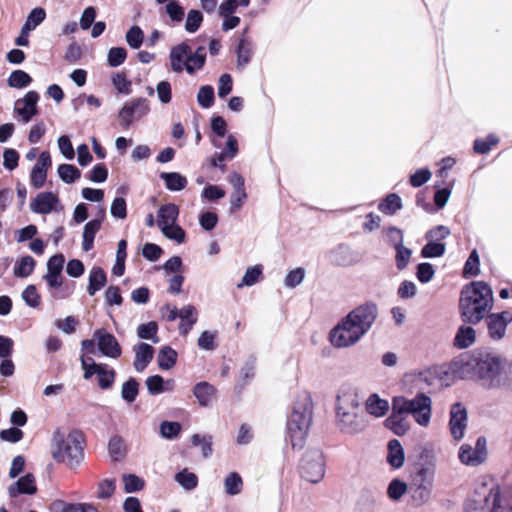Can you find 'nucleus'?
<instances>
[{"label": "nucleus", "instance_id": "54", "mask_svg": "<svg viewBox=\"0 0 512 512\" xmlns=\"http://www.w3.org/2000/svg\"><path fill=\"white\" fill-rule=\"evenodd\" d=\"M182 430V426L176 421H163L160 424V435L168 440L176 438Z\"/></svg>", "mask_w": 512, "mask_h": 512}, {"label": "nucleus", "instance_id": "30", "mask_svg": "<svg viewBox=\"0 0 512 512\" xmlns=\"http://www.w3.org/2000/svg\"><path fill=\"white\" fill-rule=\"evenodd\" d=\"M101 228V218H95L87 222L83 229L82 249L88 252L94 247V239Z\"/></svg>", "mask_w": 512, "mask_h": 512}, {"label": "nucleus", "instance_id": "20", "mask_svg": "<svg viewBox=\"0 0 512 512\" xmlns=\"http://www.w3.org/2000/svg\"><path fill=\"white\" fill-rule=\"evenodd\" d=\"M37 492L35 477L31 473H27L20 477L16 482L12 483L8 488V494L11 498H15L20 494L33 495Z\"/></svg>", "mask_w": 512, "mask_h": 512}, {"label": "nucleus", "instance_id": "2", "mask_svg": "<svg viewBox=\"0 0 512 512\" xmlns=\"http://www.w3.org/2000/svg\"><path fill=\"white\" fill-rule=\"evenodd\" d=\"M493 292L483 281L465 285L460 293L459 314L464 323L476 325L484 320L493 307Z\"/></svg>", "mask_w": 512, "mask_h": 512}, {"label": "nucleus", "instance_id": "11", "mask_svg": "<svg viewBox=\"0 0 512 512\" xmlns=\"http://www.w3.org/2000/svg\"><path fill=\"white\" fill-rule=\"evenodd\" d=\"M364 335L355 326V323L349 321L345 316L330 331L329 339L331 344L336 348H347L356 344Z\"/></svg>", "mask_w": 512, "mask_h": 512}, {"label": "nucleus", "instance_id": "4", "mask_svg": "<svg viewBox=\"0 0 512 512\" xmlns=\"http://www.w3.org/2000/svg\"><path fill=\"white\" fill-rule=\"evenodd\" d=\"M313 403L309 393H300L293 403L286 423L287 439L293 449H301L312 422Z\"/></svg>", "mask_w": 512, "mask_h": 512}, {"label": "nucleus", "instance_id": "22", "mask_svg": "<svg viewBox=\"0 0 512 512\" xmlns=\"http://www.w3.org/2000/svg\"><path fill=\"white\" fill-rule=\"evenodd\" d=\"M135 359L133 366L137 372L144 371L154 357V348L147 343L140 342L133 347Z\"/></svg>", "mask_w": 512, "mask_h": 512}, {"label": "nucleus", "instance_id": "53", "mask_svg": "<svg viewBox=\"0 0 512 512\" xmlns=\"http://www.w3.org/2000/svg\"><path fill=\"white\" fill-rule=\"evenodd\" d=\"M499 143V138L495 134H489L485 139H476L473 149L477 154H486L491 150L492 146Z\"/></svg>", "mask_w": 512, "mask_h": 512}, {"label": "nucleus", "instance_id": "7", "mask_svg": "<svg viewBox=\"0 0 512 512\" xmlns=\"http://www.w3.org/2000/svg\"><path fill=\"white\" fill-rule=\"evenodd\" d=\"M509 508L501 496L498 485H493L489 489L483 485L467 499L464 512H506Z\"/></svg>", "mask_w": 512, "mask_h": 512}, {"label": "nucleus", "instance_id": "51", "mask_svg": "<svg viewBox=\"0 0 512 512\" xmlns=\"http://www.w3.org/2000/svg\"><path fill=\"white\" fill-rule=\"evenodd\" d=\"M122 481L126 493H135L144 488L145 482L135 474H123Z\"/></svg>", "mask_w": 512, "mask_h": 512}, {"label": "nucleus", "instance_id": "28", "mask_svg": "<svg viewBox=\"0 0 512 512\" xmlns=\"http://www.w3.org/2000/svg\"><path fill=\"white\" fill-rule=\"evenodd\" d=\"M331 261L339 266H351L357 258L349 246L341 244L331 251Z\"/></svg>", "mask_w": 512, "mask_h": 512}, {"label": "nucleus", "instance_id": "60", "mask_svg": "<svg viewBox=\"0 0 512 512\" xmlns=\"http://www.w3.org/2000/svg\"><path fill=\"white\" fill-rule=\"evenodd\" d=\"M127 58V51L123 47H112L108 51L107 62L110 67H118Z\"/></svg>", "mask_w": 512, "mask_h": 512}, {"label": "nucleus", "instance_id": "52", "mask_svg": "<svg viewBox=\"0 0 512 512\" xmlns=\"http://www.w3.org/2000/svg\"><path fill=\"white\" fill-rule=\"evenodd\" d=\"M480 259L476 249L472 250L465 262L463 274L466 278L477 276L480 272Z\"/></svg>", "mask_w": 512, "mask_h": 512}, {"label": "nucleus", "instance_id": "32", "mask_svg": "<svg viewBox=\"0 0 512 512\" xmlns=\"http://www.w3.org/2000/svg\"><path fill=\"white\" fill-rule=\"evenodd\" d=\"M159 177L164 181L169 191H181L187 186V178L179 172H162Z\"/></svg>", "mask_w": 512, "mask_h": 512}, {"label": "nucleus", "instance_id": "1", "mask_svg": "<svg viewBox=\"0 0 512 512\" xmlns=\"http://www.w3.org/2000/svg\"><path fill=\"white\" fill-rule=\"evenodd\" d=\"M504 358L494 352L475 350L454 358L449 369L454 377L473 380L485 389H496Z\"/></svg>", "mask_w": 512, "mask_h": 512}, {"label": "nucleus", "instance_id": "55", "mask_svg": "<svg viewBox=\"0 0 512 512\" xmlns=\"http://www.w3.org/2000/svg\"><path fill=\"white\" fill-rule=\"evenodd\" d=\"M46 18V12L41 7H36L31 10L25 21V30H34Z\"/></svg>", "mask_w": 512, "mask_h": 512}, {"label": "nucleus", "instance_id": "14", "mask_svg": "<svg viewBox=\"0 0 512 512\" xmlns=\"http://www.w3.org/2000/svg\"><path fill=\"white\" fill-rule=\"evenodd\" d=\"M486 445L487 441L483 436L478 437L474 447L469 444L461 445L458 453L460 462L472 467L482 464L487 458Z\"/></svg>", "mask_w": 512, "mask_h": 512}, {"label": "nucleus", "instance_id": "13", "mask_svg": "<svg viewBox=\"0 0 512 512\" xmlns=\"http://www.w3.org/2000/svg\"><path fill=\"white\" fill-rule=\"evenodd\" d=\"M346 316L365 335L371 329L378 316V307L373 302H366L354 308Z\"/></svg>", "mask_w": 512, "mask_h": 512}, {"label": "nucleus", "instance_id": "44", "mask_svg": "<svg viewBox=\"0 0 512 512\" xmlns=\"http://www.w3.org/2000/svg\"><path fill=\"white\" fill-rule=\"evenodd\" d=\"M158 324L155 321L140 324L137 328V336L140 339L151 340L154 344L159 342Z\"/></svg>", "mask_w": 512, "mask_h": 512}, {"label": "nucleus", "instance_id": "36", "mask_svg": "<svg viewBox=\"0 0 512 512\" xmlns=\"http://www.w3.org/2000/svg\"><path fill=\"white\" fill-rule=\"evenodd\" d=\"M36 261L33 257L26 255L16 261L14 265V275L20 278H26L30 276L35 268Z\"/></svg>", "mask_w": 512, "mask_h": 512}, {"label": "nucleus", "instance_id": "41", "mask_svg": "<svg viewBox=\"0 0 512 512\" xmlns=\"http://www.w3.org/2000/svg\"><path fill=\"white\" fill-rule=\"evenodd\" d=\"M175 481L185 490H193L198 485V477L195 473L188 471L187 468L175 474Z\"/></svg>", "mask_w": 512, "mask_h": 512}, {"label": "nucleus", "instance_id": "48", "mask_svg": "<svg viewBox=\"0 0 512 512\" xmlns=\"http://www.w3.org/2000/svg\"><path fill=\"white\" fill-rule=\"evenodd\" d=\"M108 451L114 461L122 459L126 453L123 439L118 435L111 437L108 443Z\"/></svg>", "mask_w": 512, "mask_h": 512}, {"label": "nucleus", "instance_id": "27", "mask_svg": "<svg viewBox=\"0 0 512 512\" xmlns=\"http://www.w3.org/2000/svg\"><path fill=\"white\" fill-rule=\"evenodd\" d=\"M388 453H387V462L388 464L394 468L399 469L403 466L405 460L404 449L397 439H392L388 442Z\"/></svg>", "mask_w": 512, "mask_h": 512}, {"label": "nucleus", "instance_id": "57", "mask_svg": "<svg viewBox=\"0 0 512 512\" xmlns=\"http://www.w3.org/2000/svg\"><path fill=\"white\" fill-rule=\"evenodd\" d=\"M125 38L132 49H139L144 41V33L139 26L134 25L127 31Z\"/></svg>", "mask_w": 512, "mask_h": 512}, {"label": "nucleus", "instance_id": "46", "mask_svg": "<svg viewBox=\"0 0 512 512\" xmlns=\"http://www.w3.org/2000/svg\"><path fill=\"white\" fill-rule=\"evenodd\" d=\"M445 251V243L427 240V243L421 249V256L423 258H437L443 256Z\"/></svg>", "mask_w": 512, "mask_h": 512}, {"label": "nucleus", "instance_id": "56", "mask_svg": "<svg viewBox=\"0 0 512 512\" xmlns=\"http://www.w3.org/2000/svg\"><path fill=\"white\" fill-rule=\"evenodd\" d=\"M262 275V266L255 265L247 268L241 283L237 284L238 288H242L244 286H253L256 284Z\"/></svg>", "mask_w": 512, "mask_h": 512}, {"label": "nucleus", "instance_id": "26", "mask_svg": "<svg viewBox=\"0 0 512 512\" xmlns=\"http://www.w3.org/2000/svg\"><path fill=\"white\" fill-rule=\"evenodd\" d=\"M107 283V274L103 268L94 266L89 273L87 292L90 296H94Z\"/></svg>", "mask_w": 512, "mask_h": 512}, {"label": "nucleus", "instance_id": "37", "mask_svg": "<svg viewBox=\"0 0 512 512\" xmlns=\"http://www.w3.org/2000/svg\"><path fill=\"white\" fill-rule=\"evenodd\" d=\"M378 209L386 215H394L402 209V200L398 194L391 193L378 205Z\"/></svg>", "mask_w": 512, "mask_h": 512}, {"label": "nucleus", "instance_id": "40", "mask_svg": "<svg viewBox=\"0 0 512 512\" xmlns=\"http://www.w3.org/2000/svg\"><path fill=\"white\" fill-rule=\"evenodd\" d=\"M57 173L60 179L67 184H72L81 177V171L72 164H60Z\"/></svg>", "mask_w": 512, "mask_h": 512}, {"label": "nucleus", "instance_id": "33", "mask_svg": "<svg viewBox=\"0 0 512 512\" xmlns=\"http://www.w3.org/2000/svg\"><path fill=\"white\" fill-rule=\"evenodd\" d=\"M178 359L177 352L169 345L160 348L157 356L158 366L161 370H170Z\"/></svg>", "mask_w": 512, "mask_h": 512}, {"label": "nucleus", "instance_id": "15", "mask_svg": "<svg viewBox=\"0 0 512 512\" xmlns=\"http://www.w3.org/2000/svg\"><path fill=\"white\" fill-rule=\"evenodd\" d=\"M484 319L489 337L499 341L505 337L507 326L512 322V313L509 311L488 313Z\"/></svg>", "mask_w": 512, "mask_h": 512}, {"label": "nucleus", "instance_id": "23", "mask_svg": "<svg viewBox=\"0 0 512 512\" xmlns=\"http://www.w3.org/2000/svg\"><path fill=\"white\" fill-rule=\"evenodd\" d=\"M58 203V198L52 192H41L31 202L30 208L34 213L49 214Z\"/></svg>", "mask_w": 512, "mask_h": 512}, {"label": "nucleus", "instance_id": "62", "mask_svg": "<svg viewBox=\"0 0 512 512\" xmlns=\"http://www.w3.org/2000/svg\"><path fill=\"white\" fill-rule=\"evenodd\" d=\"M216 337V331H203L198 338L197 345L202 350L213 351L217 347L215 342Z\"/></svg>", "mask_w": 512, "mask_h": 512}, {"label": "nucleus", "instance_id": "49", "mask_svg": "<svg viewBox=\"0 0 512 512\" xmlns=\"http://www.w3.org/2000/svg\"><path fill=\"white\" fill-rule=\"evenodd\" d=\"M502 368L496 389L512 391V362L504 358Z\"/></svg>", "mask_w": 512, "mask_h": 512}, {"label": "nucleus", "instance_id": "64", "mask_svg": "<svg viewBox=\"0 0 512 512\" xmlns=\"http://www.w3.org/2000/svg\"><path fill=\"white\" fill-rule=\"evenodd\" d=\"M112 83L115 89L122 94H130L131 92V81H129L126 77V74L123 72L115 73L112 76Z\"/></svg>", "mask_w": 512, "mask_h": 512}, {"label": "nucleus", "instance_id": "50", "mask_svg": "<svg viewBox=\"0 0 512 512\" xmlns=\"http://www.w3.org/2000/svg\"><path fill=\"white\" fill-rule=\"evenodd\" d=\"M197 102L202 108L212 107L215 102L214 88L211 85L201 86L197 93Z\"/></svg>", "mask_w": 512, "mask_h": 512}, {"label": "nucleus", "instance_id": "16", "mask_svg": "<svg viewBox=\"0 0 512 512\" xmlns=\"http://www.w3.org/2000/svg\"><path fill=\"white\" fill-rule=\"evenodd\" d=\"M97 342L99 352L110 358H118L122 354V349L116 337L105 329H97L93 333Z\"/></svg>", "mask_w": 512, "mask_h": 512}, {"label": "nucleus", "instance_id": "25", "mask_svg": "<svg viewBox=\"0 0 512 512\" xmlns=\"http://www.w3.org/2000/svg\"><path fill=\"white\" fill-rule=\"evenodd\" d=\"M476 341V331L469 325H461L455 334L453 345L458 349H466Z\"/></svg>", "mask_w": 512, "mask_h": 512}, {"label": "nucleus", "instance_id": "58", "mask_svg": "<svg viewBox=\"0 0 512 512\" xmlns=\"http://www.w3.org/2000/svg\"><path fill=\"white\" fill-rule=\"evenodd\" d=\"M435 275L434 266L428 262L419 263L416 267V278L422 284L429 283Z\"/></svg>", "mask_w": 512, "mask_h": 512}, {"label": "nucleus", "instance_id": "47", "mask_svg": "<svg viewBox=\"0 0 512 512\" xmlns=\"http://www.w3.org/2000/svg\"><path fill=\"white\" fill-rule=\"evenodd\" d=\"M225 492L228 495H238L243 488V481L237 472H231L224 481Z\"/></svg>", "mask_w": 512, "mask_h": 512}, {"label": "nucleus", "instance_id": "21", "mask_svg": "<svg viewBox=\"0 0 512 512\" xmlns=\"http://www.w3.org/2000/svg\"><path fill=\"white\" fill-rule=\"evenodd\" d=\"M406 415L402 412H398L395 409V405L392 403V411L391 414L385 419L384 425L387 429L391 430L397 436L405 435L409 429L410 425L406 420Z\"/></svg>", "mask_w": 512, "mask_h": 512}, {"label": "nucleus", "instance_id": "17", "mask_svg": "<svg viewBox=\"0 0 512 512\" xmlns=\"http://www.w3.org/2000/svg\"><path fill=\"white\" fill-rule=\"evenodd\" d=\"M65 263L63 254L51 256L47 261V272L43 276L50 290H57L63 285L62 271Z\"/></svg>", "mask_w": 512, "mask_h": 512}, {"label": "nucleus", "instance_id": "5", "mask_svg": "<svg viewBox=\"0 0 512 512\" xmlns=\"http://www.w3.org/2000/svg\"><path fill=\"white\" fill-rule=\"evenodd\" d=\"M435 482V466L420 465L411 473L408 483L409 503L413 507H421L432 498Z\"/></svg>", "mask_w": 512, "mask_h": 512}, {"label": "nucleus", "instance_id": "10", "mask_svg": "<svg viewBox=\"0 0 512 512\" xmlns=\"http://www.w3.org/2000/svg\"><path fill=\"white\" fill-rule=\"evenodd\" d=\"M299 473L307 482L316 484L325 475V459L320 449L312 448L306 450L300 464Z\"/></svg>", "mask_w": 512, "mask_h": 512}, {"label": "nucleus", "instance_id": "9", "mask_svg": "<svg viewBox=\"0 0 512 512\" xmlns=\"http://www.w3.org/2000/svg\"><path fill=\"white\" fill-rule=\"evenodd\" d=\"M395 409L404 415H412L414 420L426 427L431 419L432 400L425 393H417L412 399L404 396H396L392 399Z\"/></svg>", "mask_w": 512, "mask_h": 512}, {"label": "nucleus", "instance_id": "29", "mask_svg": "<svg viewBox=\"0 0 512 512\" xmlns=\"http://www.w3.org/2000/svg\"><path fill=\"white\" fill-rule=\"evenodd\" d=\"M365 410L367 414L374 417H382L389 410V403L387 400L380 398L377 394H371L365 402Z\"/></svg>", "mask_w": 512, "mask_h": 512}, {"label": "nucleus", "instance_id": "39", "mask_svg": "<svg viewBox=\"0 0 512 512\" xmlns=\"http://www.w3.org/2000/svg\"><path fill=\"white\" fill-rule=\"evenodd\" d=\"M191 443L195 447H200L203 458H208L212 455L213 437L208 434H193L191 436Z\"/></svg>", "mask_w": 512, "mask_h": 512}, {"label": "nucleus", "instance_id": "12", "mask_svg": "<svg viewBox=\"0 0 512 512\" xmlns=\"http://www.w3.org/2000/svg\"><path fill=\"white\" fill-rule=\"evenodd\" d=\"M150 111V102L147 98L138 97L127 101L118 113L120 124L124 128L130 127L135 120H140Z\"/></svg>", "mask_w": 512, "mask_h": 512}, {"label": "nucleus", "instance_id": "34", "mask_svg": "<svg viewBox=\"0 0 512 512\" xmlns=\"http://www.w3.org/2000/svg\"><path fill=\"white\" fill-rule=\"evenodd\" d=\"M96 376L99 388L101 390H109L114 386L117 373L114 368H111L108 364L103 363Z\"/></svg>", "mask_w": 512, "mask_h": 512}, {"label": "nucleus", "instance_id": "35", "mask_svg": "<svg viewBox=\"0 0 512 512\" xmlns=\"http://www.w3.org/2000/svg\"><path fill=\"white\" fill-rule=\"evenodd\" d=\"M408 483L394 478L392 479L387 487V496L393 502H398L405 494L408 495Z\"/></svg>", "mask_w": 512, "mask_h": 512}, {"label": "nucleus", "instance_id": "18", "mask_svg": "<svg viewBox=\"0 0 512 512\" xmlns=\"http://www.w3.org/2000/svg\"><path fill=\"white\" fill-rule=\"evenodd\" d=\"M449 426L451 435L455 440L459 441L464 437V431L467 427V410L459 402L451 407Z\"/></svg>", "mask_w": 512, "mask_h": 512}, {"label": "nucleus", "instance_id": "45", "mask_svg": "<svg viewBox=\"0 0 512 512\" xmlns=\"http://www.w3.org/2000/svg\"><path fill=\"white\" fill-rule=\"evenodd\" d=\"M236 53L237 66L245 67L251 61L252 58L253 51L251 43L248 40L241 38Z\"/></svg>", "mask_w": 512, "mask_h": 512}, {"label": "nucleus", "instance_id": "43", "mask_svg": "<svg viewBox=\"0 0 512 512\" xmlns=\"http://www.w3.org/2000/svg\"><path fill=\"white\" fill-rule=\"evenodd\" d=\"M139 393V382L136 378L130 377L122 384L121 397L127 403H132L136 400Z\"/></svg>", "mask_w": 512, "mask_h": 512}, {"label": "nucleus", "instance_id": "61", "mask_svg": "<svg viewBox=\"0 0 512 512\" xmlns=\"http://www.w3.org/2000/svg\"><path fill=\"white\" fill-rule=\"evenodd\" d=\"M161 232L165 237L175 240L177 243H183L185 241L186 233L184 229L176 223L164 226Z\"/></svg>", "mask_w": 512, "mask_h": 512}, {"label": "nucleus", "instance_id": "63", "mask_svg": "<svg viewBox=\"0 0 512 512\" xmlns=\"http://www.w3.org/2000/svg\"><path fill=\"white\" fill-rule=\"evenodd\" d=\"M256 368V358L250 356L240 369V381L245 385L249 380L254 378Z\"/></svg>", "mask_w": 512, "mask_h": 512}, {"label": "nucleus", "instance_id": "31", "mask_svg": "<svg viewBox=\"0 0 512 512\" xmlns=\"http://www.w3.org/2000/svg\"><path fill=\"white\" fill-rule=\"evenodd\" d=\"M178 215H179V209H178L177 205H175L173 203L162 205L158 211V221H157V224H158V227L160 228V230L164 226H169L171 224L176 223Z\"/></svg>", "mask_w": 512, "mask_h": 512}, {"label": "nucleus", "instance_id": "38", "mask_svg": "<svg viewBox=\"0 0 512 512\" xmlns=\"http://www.w3.org/2000/svg\"><path fill=\"white\" fill-rule=\"evenodd\" d=\"M211 129L218 138H211V143L215 148L221 147V140L227 133V123L222 116H214L211 119Z\"/></svg>", "mask_w": 512, "mask_h": 512}, {"label": "nucleus", "instance_id": "3", "mask_svg": "<svg viewBox=\"0 0 512 512\" xmlns=\"http://www.w3.org/2000/svg\"><path fill=\"white\" fill-rule=\"evenodd\" d=\"M335 423L337 429L345 435L354 436L365 431L368 418L355 395L344 393L337 396Z\"/></svg>", "mask_w": 512, "mask_h": 512}, {"label": "nucleus", "instance_id": "6", "mask_svg": "<svg viewBox=\"0 0 512 512\" xmlns=\"http://www.w3.org/2000/svg\"><path fill=\"white\" fill-rule=\"evenodd\" d=\"M171 70L175 73L186 71L193 75L197 70H201L206 62V49L199 46L194 52L186 42H181L173 46L169 53Z\"/></svg>", "mask_w": 512, "mask_h": 512}, {"label": "nucleus", "instance_id": "19", "mask_svg": "<svg viewBox=\"0 0 512 512\" xmlns=\"http://www.w3.org/2000/svg\"><path fill=\"white\" fill-rule=\"evenodd\" d=\"M39 94L36 91H29L22 99L15 102V112L24 123H28L38 114L37 103Z\"/></svg>", "mask_w": 512, "mask_h": 512}, {"label": "nucleus", "instance_id": "59", "mask_svg": "<svg viewBox=\"0 0 512 512\" xmlns=\"http://www.w3.org/2000/svg\"><path fill=\"white\" fill-rule=\"evenodd\" d=\"M202 21V12L196 9H191L186 17L185 30L189 33L196 32L200 28Z\"/></svg>", "mask_w": 512, "mask_h": 512}, {"label": "nucleus", "instance_id": "42", "mask_svg": "<svg viewBox=\"0 0 512 512\" xmlns=\"http://www.w3.org/2000/svg\"><path fill=\"white\" fill-rule=\"evenodd\" d=\"M32 77L24 70H14L8 77L9 87L23 89L32 83Z\"/></svg>", "mask_w": 512, "mask_h": 512}, {"label": "nucleus", "instance_id": "8", "mask_svg": "<svg viewBox=\"0 0 512 512\" xmlns=\"http://www.w3.org/2000/svg\"><path fill=\"white\" fill-rule=\"evenodd\" d=\"M84 435L80 430L71 431L65 439L57 443L53 458L64 462L70 468L77 467L84 458Z\"/></svg>", "mask_w": 512, "mask_h": 512}, {"label": "nucleus", "instance_id": "24", "mask_svg": "<svg viewBox=\"0 0 512 512\" xmlns=\"http://www.w3.org/2000/svg\"><path fill=\"white\" fill-rule=\"evenodd\" d=\"M216 392V388L206 381L198 382L193 387V394L202 407H207L213 402Z\"/></svg>", "mask_w": 512, "mask_h": 512}]
</instances>
